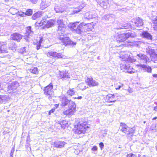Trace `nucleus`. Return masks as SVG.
Listing matches in <instances>:
<instances>
[{
    "instance_id": "3c124183",
    "label": "nucleus",
    "mask_w": 157,
    "mask_h": 157,
    "mask_svg": "<svg viewBox=\"0 0 157 157\" xmlns=\"http://www.w3.org/2000/svg\"><path fill=\"white\" fill-rule=\"evenodd\" d=\"M14 147H12V148L11 151L10 153V157H13V154L14 153Z\"/></svg>"
},
{
    "instance_id": "2eb2a0df",
    "label": "nucleus",
    "mask_w": 157,
    "mask_h": 157,
    "mask_svg": "<svg viewBox=\"0 0 157 157\" xmlns=\"http://www.w3.org/2000/svg\"><path fill=\"white\" fill-rule=\"evenodd\" d=\"M61 101V105L63 106H66L68 103H69V101L71 100L67 99L66 97L64 96H61L59 97Z\"/></svg>"
},
{
    "instance_id": "20e7f679",
    "label": "nucleus",
    "mask_w": 157,
    "mask_h": 157,
    "mask_svg": "<svg viewBox=\"0 0 157 157\" xmlns=\"http://www.w3.org/2000/svg\"><path fill=\"white\" fill-rule=\"evenodd\" d=\"M76 105L72 101H70L69 104V109L63 112V114L66 115H71L75 112Z\"/></svg>"
},
{
    "instance_id": "72a5a7b5",
    "label": "nucleus",
    "mask_w": 157,
    "mask_h": 157,
    "mask_svg": "<svg viewBox=\"0 0 157 157\" xmlns=\"http://www.w3.org/2000/svg\"><path fill=\"white\" fill-rule=\"evenodd\" d=\"M126 36L128 37V38H129L134 37L136 36V33L133 31H130L126 33Z\"/></svg>"
},
{
    "instance_id": "a19ab883",
    "label": "nucleus",
    "mask_w": 157,
    "mask_h": 157,
    "mask_svg": "<svg viewBox=\"0 0 157 157\" xmlns=\"http://www.w3.org/2000/svg\"><path fill=\"white\" fill-rule=\"evenodd\" d=\"M78 87L81 90H83L86 89V88L85 84L84 83H81L79 84Z\"/></svg>"
},
{
    "instance_id": "c9c22d12",
    "label": "nucleus",
    "mask_w": 157,
    "mask_h": 157,
    "mask_svg": "<svg viewBox=\"0 0 157 157\" xmlns=\"http://www.w3.org/2000/svg\"><path fill=\"white\" fill-rule=\"evenodd\" d=\"M29 71L31 73L36 74L38 73V70L36 67H32L29 70Z\"/></svg>"
},
{
    "instance_id": "49530a36",
    "label": "nucleus",
    "mask_w": 157,
    "mask_h": 157,
    "mask_svg": "<svg viewBox=\"0 0 157 157\" xmlns=\"http://www.w3.org/2000/svg\"><path fill=\"white\" fill-rule=\"evenodd\" d=\"M154 28L155 30H157V16L154 19Z\"/></svg>"
},
{
    "instance_id": "cd10ccee",
    "label": "nucleus",
    "mask_w": 157,
    "mask_h": 157,
    "mask_svg": "<svg viewBox=\"0 0 157 157\" xmlns=\"http://www.w3.org/2000/svg\"><path fill=\"white\" fill-rule=\"evenodd\" d=\"M33 34V32L31 29V26H28L27 27L26 30V36L29 37L30 36H32Z\"/></svg>"
},
{
    "instance_id": "393cba45",
    "label": "nucleus",
    "mask_w": 157,
    "mask_h": 157,
    "mask_svg": "<svg viewBox=\"0 0 157 157\" xmlns=\"http://www.w3.org/2000/svg\"><path fill=\"white\" fill-rule=\"evenodd\" d=\"M130 55V53L128 52L126 54L120 55V57L122 61H128Z\"/></svg>"
},
{
    "instance_id": "b1692460",
    "label": "nucleus",
    "mask_w": 157,
    "mask_h": 157,
    "mask_svg": "<svg viewBox=\"0 0 157 157\" xmlns=\"http://www.w3.org/2000/svg\"><path fill=\"white\" fill-rule=\"evenodd\" d=\"M128 127L124 123H121L120 124V128L121 130L124 133L127 132Z\"/></svg>"
},
{
    "instance_id": "9d476101",
    "label": "nucleus",
    "mask_w": 157,
    "mask_h": 157,
    "mask_svg": "<svg viewBox=\"0 0 157 157\" xmlns=\"http://www.w3.org/2000/svg\"><path fill=\"white\" fill-rule=\"evenodd\" d=\"M120 68L121 70H128L127 71L130 74L134 73L135 72V71L128 65H126L124 63H121L120 65Z\"/></svg>"
},
{
    "instance_id": "412c9836",
    "label": "nucleus",
    "mask_w": 157,
    "mask_h": 157,
    "mask_svg": "<svg viewBox=\"0 0 157 157\" xmlns=\"http://www.w3.org/2000/svg\"><path fill=\"white\" fill-rule=\"evenodd\" d=\"M65 144V143L64 141H57L54 143V146L55 147L61 148L64 146Z\"/></svg>"
},
{
    "instance_id": "7c9ffc66",
    "label": "nucleus",
    "mask_w": 157,
    "mask_h": 157,
    "mask_svg": "<svg viewBox=\"0 0 157 157\" xmlns=\"http://www.w3.org/2000/svg\"><path fill=\"white\" fill-rule=\"evenodd\" d=\"M85 16V18L89 20L91 19L95 18V17H96V15H94V14L93 15L92 12L86 13Z\"/></svg>"
},
{
    "instance_id": "f704fd0d",
    "label": "nucleus",
    "mask_w": 157,
    "mask_h": 157,
    "mask_svg": "<svg viewBox=\"0 0 157 157\" xmlns=\"http://www.w3.org/2000/svg\"><path fill=\"white\" fill-rule=\"evenodd\" d=\"M40 40L38 42L36 43V48L37 50L39 49L41 47V44L43 40L42 36H41L39 37Z\"/></svg>"
},
{
    "instance_id": "c03bdc74",
    "label": "nucleus",
    "mask_w": 157,
    "mask_h": 157,
    "mask_svg": "<svg viewBox=\"0 0 157 157\" xmlns=\"http://www.w3.org/2000/svg\"><path fill=\"white\" fill-rule=\"evenodd\" d=\"M136 60V59L134 57L131 56L130 55L128 62L132 63L135 62Z\"/></svg>"
},
{
    "instance_id": "de8ad7c7",
    "label": "nucleus",
    "mask_w": 157,
    "mask_h": 157,
    "mask_svg": "<svg viewBox=\"0 0 157 157\" xmlns=\"http://www.w3.org/2000/svg\"><path fill=\"white\" fill-rule=\"evenodd\" d=\"M83 8V6H79L78 8H75V9L74 10V12L75 13H77L79 11H80L81 9H82Z\"/></svg>"
},
{
    "instance_id": "473e14b6",
    "label": "nucleus",
    "mask_w": 157,
    "mask_h": 157,
    "mask_svg": "<svg viewBox=\"0 0 157 157\" xmlns=\"http://www.w3.org/2000/svg\"><path fill=\"white\" fill-rule=\"evenodd\" d=\"M54 25V21L52 20H50L48 21L47 22L45 23V27L47 28H49L52 27Z\"/></svg>"
},
{
    "instance_id": "39448f33",
    "label": "nucleus",
    "mask_w": 157,
    "mask_h": 157,
    "mask_svg": "<svg viewBox=\"0 0 157 157\" xmlns=\"http://www.w3.org/2000/svg\"><path fill=\"white\" fill-rule=\"evenodd\" d=\"M59 39L61 40L63 44L65 46L68 45H75L76 43L74 42L70 39L69 37H67L64 35H59Z\"/></svg>"
},
{
    "instance_id": "603ef678",
    "label": "nucleus",
    "mask_w": 157,
    "mask_h": 157,
    "mask_svg": "<svg viewBox=\"0 0 157 157\" xmlns=\"http://www.w3.org/2000/svg\"><path fill=\"white\" fill-rule=\"evenodd\" d=\"M12 44L13 45V47H12V48H11L10 47V48H11V50H15V48L16 47V45H15V44L14 43H12Z\"/></svg>"
},
{
    "instance_id": "f03ea898",
    "label": "nucleus",
    "mask_w": 157,
    "mask_h": 157,
    "mask_svg": "<svg viewBox=\"0 0 157 157\" xmlns=\"http://www.w3.org/2000/svg\"><path fill=\"white\" fill-rule=\"evenodd\" d=\"M75 128H76L75 130V133L78 134L84 133L89 128V127L87 125L86 123L80 122L75 125Z\"/></svg>"
},
{
    "instance_id": "1a4fd4ad",
    "label": "nucleus",
    "mask_w": 157,
    "mask_h": 157,
    "mask_svg": "<svg viewBox=\"0 0 157 157\" xmlns=\"http://www.w3.org/2000/svg\"><path fill=\"white\" fill-rule=\"evenodd\" d=\"M115 38L117 42H121L125 41L128 39L126 33L117 34L115 36Z\"/></svg>"
},
{
    "instance_id": "09e8293b",
    "label": "nucleus",
    "mask_w": 157,
    "mask_h": 157,
    "mask_svg": "<svg viewBox=\"0 0 157 157\" xmlns=\"http://www.w3.org/2000/svg\"><path fill=\"white\" fill-rule=\"evenodd\" d=\"M33 13V11L31 9H28L25 12V14L28 16H30Z\"/></svg>"
},
{
    "instance_id": "58836bf2",
    "label": "nucleus",
    "mask_w": 157,
    "mask_h": 157,
    "mask_svg": "<svg viewBox=\"0 0 157 157\" xmlns=\"http://www.w3.org/2000/svg\"><path fill=\"white\" fill-rule=\"evenodd\" d=\"M114 15L113 14H107L104 16V17L106 20H110L111 19L113 18Z\"/></svg>"
},
{
    "instance_id": "6e6d98bb",
    "label": "nucleus",
    "mask_w": 157,
    "mask_h": 157,
    "mask_svg": "<svg viewBox=\"0 0 157 157\" xmlns=\"http://www.w3.org/2000/svg\"><path fill=\"white\" fill-rule=\"evenodd\" d=\"M99 147L101 148H102L104 146V144L102 142H101L99 144Z\"/></svg>"
},
{
    "instance_id": "aec40b11",
    "label": "nucleus",
    "mask_w": 157,
    "mask_h": 157,
    "mask_svg": "<svg viewBox=\"0 0 157 157\" xmlns=\"http://www.w3.org/2000/svg\"><path fill=\"white\" fill-rule=\"evenodd\" d=\"M137 66L138 67L143 68V71L145 72L147 71L148 73H150L151 72V68L148 66H146L143 64H138Z\"/></svg>"
},
{
    "instance_id": "f8f14e48",
    "label": "nucleus",
    "mask_w": 157,
    "mask_h": 157,
    "mask_svg": "<svg viewBox=\"0 0 157 157\" xmlns=\"http://www.w3.org/2000/svg\"><path fill=\"white\" fill-rule=\"evenodd\" d=\"M54 10L57 13H62L65 10V7L64 5H56L54 7Z\"/></svg>"
},
{
    "instance_id": "4d7b16f0",
    "label": "nucleus",
    "mask_w": 157,
    "mask_h": 157,
    "mask_svg": "<svg viewBox=\"0 0 157 157\" xmlns=\"http://www.w3.org/2000/svg\"><path fill=\"white\" fill-rule=\"evenodd\" d=\"M134 155L133 154H129L127 155V157H133Z\"/></svg>"
},
{
    "instance_id": "4be33fe9",
    "label": "nucleus",
    "mask_w": 157,
    "mask_h": 157,
    "mask_svg": "<svg viewBox=\"0 0 157 157\" xmlns=\"http://www.w3.org/2000/svg\"><path fill=\"white\" fill-rule=\"evenodd\" d=\"M8 52V50L6 46L3 43L0 42V53Z\"/></svg>"
},
{
    "instance_id": "69168bd1",
    "label": "nucleus",
    "mask_w": 157,
    "mask_h": 157,
    "mask_svg": "<svg viewBox=\"0 0 157 157\" xmlns=\"http://www.w3.org/2000/svg\"><path fill=\"white\" fill-rule=\"evenodd\" d=\"M54 106L56 107L57 108L59 106V105L57 104H55Z\"/></svg>"
},
{
    "instance_id": "7ed1b4c3",
    "label": "nucleus",
    "mask_w": 157,
    "mask_h": 157,
    "mask_svg": "<svg viewBox=\"0 0 157 157\" xmlns=\"http://www.w3.org/2000/svg\"><path fill=\"white\" fill-rule=\"evenodd\" d=\"M53 88V85L50 83L45 87L44 90V94L50 101H52L54 97Z\"/></svg>"
},
{
    "instance_id": "a211bd4d",
    "label": "nucleus",
    "mask_w": 157,
    "mask_h": 157,
    "mask_svg": "<svg viewBox=\"0 0 157 157\" xmlns=\"http://www.w3.org/2000/svg\"><path fill=\"white\" fill-rule=\"evenodd\" d=\"M19 83L17 82H12L9 84L8 89L9 90H16L18 87Z\"/></svg>"
},
{
    "instance_id": "f3484780",
    "label": "nucleus",
    "mask_w": 157,
    "mask_h": 157,
    "mask_svg": "<svg viewBox=\"0 0 157 157\" xmlns=\"http://www.w3.org/2000/svg\"><path fill=\"white\" fill-rule=\"evenodd\" d=\"M114 96V94H109L105 98V101L108 102H114L116 100Z\"/></svg>"
},
{
    "instance_id": "4468645a",
    "label": "nucleus",
    "mask_w": 157,
    "mask_h": 157,
    "mask_svg": "<svg viewBox=\"0 0 157 157\" xmlns=\"http://www.w3.org/2000/svg\"><path fill=\"white\" fill-rule=\"evenodd\" d=\"M137 56L141 60H143V63H147L148 62H149L151 61L150 59L144 54L140 53L137 54Z\"/></svg>"
},
{
    "instance_id": "774afa93",
    "label": "nucleus",
    "mask_w": 157,
    "mask_h": 157,
    "mask_svg": "<svg viewBox=\"0 0 157 157\" xmlns=\"http://www.w3.org/2000/svg\"><path fill=\"white\" fill-rule=\"evenodd\" d=\"M157 117H154V118H153V119H152V120H155L157 119Z\"/></svg>"
},
{
    "instance_id": "8fccbe9b",
    "label": "nucleus",
    "mask_w": 157,
    "mask_h": 157,
    "mask_svg": "<svg viewBox=\"0 0 157 157\" xmlns=\"http://www.w3.org/2000/svg\"><path fill=\"white\" fill-rule=\"evenodd\" d=\"M134 132V130L132 128L128 127L127 132H128V134L132 133Z\"/></svg>"
},
{
    "instance_id": "6ab92c4d",
    "label": "nucleus",
    "mask_w": 157,
    "mask_h": 157,
    "mask_svg": "<svg viewBox=\"0 0 157 157\" xmlns=\"http://www.w3.org/2000/svg\"><path fill=\"white\" fill-rule=\"evenodd\" d=\"M11 38L13 40L19 41L21 39L22 36L21 35L17 33H14L11 35Z\"/></svg>"
},
{
    "instance_id": "5701e85b",
    "label": "nucleus",
    "mask_w": 157,
    "mask_h": 157,
    "mask_svg": "<svg viewBox=\"0 0 157 157\" xmlns=\"http://www.w3.org/2000/svg\"><path fill=\"white\" fill-rule=\"evenodd\" d=\"M143 24V22L141 19L139 17L136 18L134 22V26L136 27H139L142 26Z\"/></svg>"
},
{
    "instance_id": "e2e57ef3",
    "label": "nucleus",
    "mask_w": 157,
    "mask_h": 157,
    "mask_svg": "<svg viewBox=\"0 0 157 157\" xmlns=\"http://www.w3.org/2000/svg\"><path fill=\"white\" fill-rule=\"evenodd\" d=\"M3 102L2 100V98H1V96L0 95V103H3Z\"/></svg>"
},
{
    "instance_id": "79ce46f5",
    "label": "nucleus",
    "mask_w": 157,
    "mask_h": 157,
    "mask_svg": "<svg viewBox=\"0 0 157 157\" xmlns=\"http://www.w3.org/2000/svg\"><path fill=\"white\" fill-rule=\"evenodd\" d=\"M151 47H148L146 49V52L149 54L150 56L154 52V50L150 48Z\"/></svg>"
},
{
    "instance_id": "680f3d73",
    "label": "nucleus",
    "mask_w": 157,
    "mask_h": 157,
    "mask_svg": "<svg viewBox=\"0 0 157 157\" xmlns=\"http://www.w3.org/2000/svg\"><path fill=\"white\" fill-rule=\"evenodd\" d=\"M154 110H155V111H157V106L154 107Z\"/></svg>"
},
{
    "instance_id": "bb28decb",
    "label": "nucleus",
    "mask_w": 157,
    "mask_h": 157,
    "mask_svg": "<svg viewBox=\"0 0 157 157\" xmlns=\"http://www.w3.org/2000/svg\"><path fill=\"white\" fill-rule=\"evenodd\" d=\"M48 18V16H46L43 17V18H42V20L40 22V23H38L37 22H36L35 24V25L36 26H41L43 25H45V23L46 22V20Z\"/></svg>"
},
{
    "instance_id": "c85d7f7f",
    "label": "nucleus",
    "mask_w": 157,
    "mask_h": 157,
    "mask_svg": "<svg viewBox=\"0 0 157 157\" xmlns=\"http://www.w3.org/2000/svg\"><path fill=\"white\" fill-rule=\"evenodd\" d=\"M59 75L61 78H63L65 79L70 78L69 74L67 72L66 73L64 71L60 72Z\"/></svg>"
},
{
    "instance_id": "f257e3e1",
    "label": "nucleus",
    "mask_w": 157,
    "mask_h": 157,
    "mask_svg": "<svg viewBox=\"0 0 157 157\" xmlns=\"http://www.w3.org/2000/svg\"><path fill=\"white\" fill-rule=\"evenodd\" d=\"M83 23L79 24L78 22L70 23L68 25V27L73 33L79 34L81 33V28L83 26Z\"/></svg>"
},
{
    "instance_id": "2f4dec72",
    "label": "nucleus",
    "mask_w": 157,
    "mask_h": 157,
    "mask_svg": "<svg viewBox=\"0 0 157 157\" xmlns=\"http://www.w3.org/2000/svg\"><path fill=\"white\" fill-rule=\"evenodd\" d=\"M142 35L144 37L148 39H151L152 36L150 34L146 31H144L142 33Z\"/></svg>"
},
{
    "instance_id": "0e129e2a",
    "label": "nucleus",
    "mask_w": 157,
    "mask_h": 157,
    "mask_svg": "<svg viewBox=\"0 0 157 157\" xmlns=\"http://www.w3.org/2000/svg\"><path fill=\"white\" fill-rule=\"evenodd\" d=\"M153 76L154 77L156 78L157 77V74H154L153 75Z\"/></svg>"
},
{
    "instance_id": "ea45409f",
    "label": "nucleus",
    "mask_w": 157,
    "mask_h": 157,
    "mask_svg": "<svg viewBox=\"0 0 157 157\" xmlns=\"http://www.w3.org/2000/svg\"><path fill=\"white\" fill-rule=\"evenodd\" d=\"M75 93V92L74 89H70L68 90L67 92V94L70 96L73 95Z\"/></svg>"
},
{
    "instance_id": "37998d69",
    "label": "nucleus",
    "mask_w": 157,
    "mask_h": 157,
    "mask_svg": "<svg viewBox=\"0 0 157 157\" xmlns=\"http://www.w3.org/2000/svg\"><path fill=\"white\" fill-rule=\"evenodd\" d=\"M1 98L3 102H5L6 101H8L9 99L8 96L6 95H2Z\"/></svg>"
},
{
    "instance_id": "e433bc0d",
    "label": "nucleus",
    "mask_w": 157,
    "mask_h": 157,
    "mask_svg": "<svg viewBox=\"0 0 157 157\" xmlns=\"http://www.w3.org/2000/svg\"><path fill=\"white\" fill-rule=\"evenodd\" d=\"M26 49L27 48L24 47L20 50L21 52L24 55L26 56L29 54V52L28 50H26Z\"/></svg>"
},
{
    "instance_id": "c756f323",
    "label": "nucleus",
    "mask_w": 157,
    "mask_h": 157,
    "mask_svg": "<svg viewBox=\"0 0 157 157\" xmlns=\"http://www.w3.org/2000/svg\"><path fill=\"white\" fill-rule=\"evenodd\" d=\"M100 6L104 9H105L107 8V6L108 5V2L107 0H104V1H100Z\"/></svg>"
},
{
    "instance_id": "6e6552de",
    "label": "nucleus",
    "mask_w": 157,
    "mask_h": 157,
    "mask_svg": "<svg viewBox=\"0 0 157 157\" xmlns=\"http://www.w3.org/2000/svg\"><path fill=\"white\" fill-rule=\"evenodd\" d=\"M94 28L93 25L91 23L85 24L83 23V26L81 28V32H87L91 31Z\"/></svg>"
},
{
    "instance_id": "4c0bfd02",
    "label": "nucleus",
    "mask_w": 157,
    "mask_h": 157,
    "mask_svg": "<svg viewBox=\"0 0 157 157\" xmlns=\"http://www.w3.org/2000/svg\"><path fill=\"white\" fill-rule=\"evenodd\" d=\"M150 57L152 61H157V54H156L154 52L150 55Z\"/></svg>"
},
{
    "instance_id": "423d86ee",
    "label": "nucleus",
    "mask_w": 157,
    "mask_h": 157,
    "mask_svg": "<svg viewBox=\"0 0 157 157\" xmlns=\"http://www.w3.org/2000/svg\"><path fill=\"white\" fill-rule=\"evenodd\" d=\"M57 22L58 25V33L60 35V32H64L66 29V26L63 23V20L62 19H59L57 20Z\"/></svg>"
},
{
    "instance_id": "dca6fc26",
    "label": "nucleus",
    "mask_w": 157,
    "mask_h": 157,
    "mask_svg": "<svg viewBox=\"0 0 157 157\" xmlns=\"http://www.w3.org/2000/svg\"><path fill=\"white\" fill-rule=\"evenodd\" d=\"M59 123H56V125L57 126L59 129H64L65 127L68 124L67 121L65 120H63L61 121H59Z\"/></svg>"
},
{
    "instance_id": "864d4df0",
    "label": "nucleus",
    "mask_w": 157,
    "mask_h": 157,
    "mask_svg": "<svg viewBox=\"0 0 157 157\" xmlns=\"http://www.w3.org/2000/svg\"><path fill=\"white\" fill-rule=\"evenodd\" d=\"M98 149V147L96 146H94L92 148V150L93 151H96Z\"/></svg>"
},
{
    "instance_id": "338daca9",
    "label": "nucleus",
    "mask_w": 157,
    "mask_h": 157,
    "mask_svg": "<svg viewBox=\"0 0 157 157\" xmlns=\"http://www.w3.org/2000/svg\"><path fill=\"white\" fill-rule=\"evenodd\" d=\"M82 97L81 96H79L77 98H78V99H82Z\"/></svg>"
},
{
    "instance_id": "a18cd8bd",
    "label": "nucleus",
    "mask_w": 157,
    "mask_h": 157,
    "mask_svg": "<svg viewBox=\"0 0 157 157\" xmlns=\"http://www.w3.org/2000/svg\"><path fill=\"white\" fill-rule=\"evenodd\" d=\"M129 25H128L127 24H125L123 25V26L121 27H117V29H128L129 28Z\"/></svg>"
},
{
    "instance_id": "13d9d810",
    "label": "nucleus",
    "mask_w": 157,
    "mask_h": 157,
    "mask_svg": "<svg viewBox=\"0 0 157 157\" xmlns=\"http://www.w3.org/2000/svg\"><path fill=\"white\" fill-rule=\"evenodd\" d=\"M55 109H52L51 110H50L49 113H48V114L50 115L51 114V113H53L55 111Z\"/></svg>"
},
{
    "instance_id": "0eeeda50",
    "label": "nucleus",
    "mask_w": 157,
    "mask_h": 157,
    "mask_svg": "<svg viewBox=\"0 0 157 157\" xmlns=\"http://www.w3.org/2000/svg\"><path fill=\"white\" fill-rule=\"evenodd\" d=\"M86 82L89 87L97 86L99 85L98 82L91 77H88L86 80Z\"/></svg>"
},
{
    "instance_id": "052dcab7",
    "label": "nucleus",
    "mask_w": 157,
    "mask_h": 157,
    "mask_svg": "<svg viewBox=\"0 0 157 157\" xmlns=\"http://www.w3.org/2000/svg\"><path fill=\"white\" fill-rule=\"evenodd\" d=\"M122 86H123L122 84L121 85H120V86H118L117 87H116V90H119L120 89V88Z\"/></svg>"
},
{
    "instance_id": "ddd939ff",
    "label": "nucleus",
    "mask_w": 157,
    "mask_h": 157,
    "mask_svg": "<svg viewBox=\"0 0 157 157\" xmlns=\"http://www.w3.org/2000/svg\"><path fill=\"white\" fill-rule=\"evenodd\" d=\"M48 56H52L54 57L57 58V59L63 58V56L61 53H59L54 52H50L48 53Z\"/></svg>"
},
{
    "instance_id": "9b49d317",
    "label": "nucleus",
    "mask_w": 157,
    "mask_h": 157,
    "mask_svg": "<svg viewBox=\"0 0 157 157\" xmlns=\"http://www.w3.org/2000/svg\"><path fill=\"white\" fill-rule=\"evenodd\" d=\"M51 0H41L40 4V7L42 10H44L47 7L51 4Z\"/></svg>"
},
{
    "instance_id": "5fc2aeb1",
    "label": "nucleus",
    "mask_w": 157,
    "mask_h": 157,
    "mask_svg": "<svg viewBox=\"0 0 157 157\" xmlns=\"http://www.w3.org/2000/svg\"><path fill=\"white\" fill-rule=\"evenodd\" d=\"M30 1L33 3L35 4L37 2L38 0H29Z\"/></svg>"
},
{
    "instance_id": "bf43d9fd",
    "label": "nucleus",
    "mask_w": 157,
    "mask_h": 157,
    "mask_svg": "<svg viewBox=\"0 0 157 157\" xmlns=\"http://www.w3.org/2000/svg\"><path fill=\"white\" fill-rule=\"evenodd\" d=\"M127 91L129 93H131L133 91L132 89L131 88H129L127 90Z\"/></svg>"
},
{
    "instance_id": "a878e982",
    "label": "nucleus",
    "mask_w": 157,
    "mask_h": 157,
    "mask_svg": "<svg viewBox=\"0 0 157 157\" xmlns=\"http://www.w3.org/2000/svg\"><path fill=\"white\" fill-rule=\"evenodd\" d=\"M42 12H38L33 14L32 17V19L33 20L39 19L42 16Z\"/></svg>"
}]
</instances>
